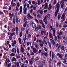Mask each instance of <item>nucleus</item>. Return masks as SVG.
<instances>
[{"mask_svg":"<svg viewBox=\"0 0 67 67\" xmlns=\"http://www.w3.org/2000/svg\"><path fill=\"white\" fill-rule=\"evenodd\" d=\"M12 36L11 35L9 36V38L10 40H12Z\"/></svg>","mask_w":67,"mask_h":67,"instance_id":"nucleus-48","label":"nucleus"},{"mask_svg":"<svg viewBox=\"0 0 67 67\" xmlns=\"http://www.w3.org/2000/svg\"><path fill=\"white\" fill-rule=\"evenodd\" d=\"M16 34H18V27L17 26L16 28Z\"/></svg>","mask_w":67,"mask_h":67,"instance_id":"nucleus-28","label":"nucleus"},{"mask_svg":"<svg viewBox=\"0 0 67 67\" xmlns=\"http://www.w3.org/2000/svg\"><path fill=\"white\" fill-rule=\"evenodd\" d=\"M16 65L17 66V67H19V62H17L16 63Z\"/></svg>","mask_w":67,"mask_h":67,"instance_id":"nucleus-44","label":"nucleus"},{"mask_svg":"<svg viewBox=\"0 0 67 67\" xmlns=\"http://www.w3.org/2000/svg\"><path fill=\"white\" fill-rule=\"evenodd\" d=\"M32 37V35L30 34H29L28 35V38H31Z\"/></svg>","mask_w":67,"mask_h":67,"instance_id":"nucleus-29","label":"nucleus"},{"mask_svg":"<svg viewBox=\"0 0 67 67\" xmlns=\"http://www.w3.org/2000/svg\"><path fill=\"white\" fill-rule=\"evenodd\" d=\"M50 28H51V30H53V36H55V28H54L53 29V27H52V26H50Z\"/></svg>","mask_w":67,"mask_h":67,"instance_id":"nucleus-6","label":"nucleus"},{"mask_svg":"<svg viewBox=\"0 0 67 67\" xmlns=\"http://www.w3.org/2000/svg\"><path fill=\"white\" fill-rule=\"evenodd\" d=\"M31 42H27V45L28 46H29L30 45V46H31Z\"/></svg>","mask_w":67,"mask_h":67,"instance_id":"nucleus-23","label":"nucleus"},{"mask_svg":"<svg viewBox=\"0 0 67 67\" xmlns=\"http://www.w3.org/2000/svg\"><path fill=\"white\" fill-rule=\"evenodd\" d=\"M12 64L13 65L12 66V67H16V63L13 62Z\"/></svg>","mask_w":67,"mask_h":67,"instance_id":"nucleus-21","label":"nucleus"},{"mask_svg":"<svg viewBox=\"0 0 67 67\" xmlns=\"http://www.w3.org/2000/svg\"><path fill=\"white\" fill-rule=\"evenodd\" d=\"M35 21H36V22L37 23H39V22H38V21L37 20V19H35Z\"/></svg>","mask_w":67,"mask_h":67,"instance_id":"nucleus-47","label":"nucleus"},{"mask_svg":"<svg viewBox=\"0 0 67 67\" xmlns=\"http://www.w3.org/2000/svg\"><path fill=\"white\" fill-rule=\"evenodd\" d=\"M51 40V43H53V45H54L55 44V41L54 40H53L52 39H50Z\"/></svg>","mask_w":67,"mask_h":67,"instance_id":"nucleus-19","label":"nucleus"},{"mask_svg":"<svg viewBox=\"0 0 67 67\" xmlns=\"http://www.w3.org/2000/svg\"><path fill=\"white\" fill-rule=\"evenodd\" d=\"M22 6H21L20 7V14H22Z\"/></svg>","mask_w":67,"mask_h":67,"instance_id":"nucleus-20","label":"nucleus"},{"mask_svg":"<svg viewBox=\"0 0 67 67\" xmlns=\"http://www.w3.org/2000/svg\"><path fill=\"white\" fill-rule=\"evenodd\" d=\"M63 42L65 44H67V40H66V42H65V41H64Z\"/></svg>","mask_w":67,"mask_h":67,"instance_id":"nucleus-62","label":"nucleus"},{"mask_svg":"<svg viewBox=\"0 0 67 67\" xmlns=\"http://www.w3.org/2000/svg\"><path fill=\"white\" fill-rule=\"evenodd\" d=\"M39 23H40V24H42V26L43 27V28H44V29H45V26L43 22V21H42V20H39Z\"/></svg>","mask_w":67,"mask_h":67,"instance_id":"nucleus-8","label":"nucleus"},{"mask_svg":"<svg viewBox=\"0 0 67 67\" xmlns=\"http://www.w3.org/2000/svg\"><path fill=\"white\" fill-rule=\"evenodd\" d=\"M29 62L30 63V65H33V62L32 60H30L29 61Z\"/></svg>","mask_w":67,"mask_h":67,"instance_id":"nucleus-30","label":"nucleus"},{"mask_svg":"<svg viewBox=\"0 0 67 67\" xmlns=\"http://www.w3.org/2000/svg\"><path fill=\"white\" fill-rule=\"evenodd\" d=\"M36 12H35L33 13V14L35 16H36Z\"/></svg>","mask_w":67,"mask_h":67,"instance_id":"nucleus-57","label":"nucleus"},{"mask_svg":"<svg viewBox=\"0 0 67 67\" xmlns=\"http://www.w3.org/2000/svg\"><path fill=\"white\" fill-rule=\"evenodd\" d=\"M63 34V32L62 31H60L59 32V34L60 35H61Z\"/></svg>","mask_w":67,"mask_h":67,"instance_id":"nucleus-32","label":"nucleus"},{"mask_svg":"<svg viewBox=\"0 0 67 67\" xmlns=\"http://www.w3.org/2000/svg\"><path fill=\"white\" fill-rule=\"evenodd\" d=\"M64 1H67V0H62L60 2V4L62 3V2H63V3H64Z\"/></svg>","mask_w":67,"mask_h":67,"instance_id":"nucleus-39","label":"nucleus"},{"mask_svg":"<svg viewBox=\"0 0 67 67\" xmlns=\"http://www.w3.org/2000/svg\"><path fill=\"white\" fill-rule=\"evenodd\" d=\"M57 55L58 56H59V58H61V59H62L63 57V55L61 54H59V53H58Z\"/></svg>","mask_w":67,"mask_h":67,"instance_id":"nucleus-11","label":"nucleus"},{"mask_svg":"<svg viewBox=\"0 0 67 67\" xmlns=\"http://www.w3.org/2000/svg\"><path fill=\"white\" fill-rule=\"evenodd\" d=\"M12 60L13 62H14V61H15L16 60V59L15 58L13 57V58H12Z\"/></svg>","mask_w":67,"mask_h":67,"instance_id":"nucleus-25","label":"nucleus"},{"mask_svg":"<svg viewBox=\"0 0 67 67\" xmlns=\"http://www.w3.org/2000/svg\"><path fill=\"white\" fill-rule=\"evenodd\" d=\"M42 63H43V64H42V65H41V66H43V65H45V60H44L42 62Z\"/></svg>","mask_w":67,"mask_h":67,"instance_id":"nucleus-41","label":"nucleus"},{"mask_svg":"<svg viewBox=\"0 0 67 67\" xmlns=\"http://www.w3.org/2000/svg\"><path fill=\"white\" fill-rule=\"evenodd\" d=\"M21 52H22V53L24 54V48L22 47V46H21Z\"/></svg>","mask_w":67,"mask_h":67,"instance_id":"nucleus-22","label":"nucleus"},{"mask_svg":"<svg viewBox=\"0 0 67 67\" xmlns=\"http://www.w3.org/2000/svg\"><path fill=\"white\" fill-rule=\"evenodd\" d=\"M15 30H16V29H15V28H13L12 29V32H14V31H15Z\"/></svg>","mask_w":67,"mask_h":67,"instance_id":"nucleus-55","label":"nucleus"},{"mask_svg":"<svg viewBox=\"0 0 67 67\" xmlns=\"http://www.w3.org/2000/svg\"><path fill=\"white\" fill-rule=\"evenodd\" d=\"M18 40L19 41V44H22V42H21V39L20 38H18Z\"/></svg>","mask_w":67,"mask_h":67,"instance_id":"nucleus-24","label":"nucleus"},{"mask_svg":"<svg viewBox=\"0 0 67 67\" xmlns=\"http://www.w3.org/2000/svg\"><path fill=\"white\" fill-rule=\"evenodd\" d=\"M50 67H51V64H52V59H51L50 60V61L49 62Z\"/></svg>","mask_w":67,"mask_h":67,"instance_id":"nucleus-36","label":"nucleus"},{"mask_svg":"<svg viewBox=\"0 0 67 67\" xmlns=\"http://www.w3.org/2000/svg\"><path fill=\"white\" fill-rule=\"evenodd\" d=\"M5 63H6V64L7 65H8V63L10 62V60L8 58L6 57L5 58Z\"/></svg>","mask_w":67,"mask_h":67,"instance_id":"nucleus-7","label":"nucleus"},{"mask_svg":"<svg viewBox=\"0 0 67 67\" xmlns=\"http://www.w3.org/2000/svg\"><path fill=\"white\" fill-rule=\"evenodd\" d=\"M40 59V57H36V58H35V60H39Z\"/></svg>","mask_w":67,"mask_h":67,"instance_id":"nucleus-26","label":"nucleus"},{"mask_svg":"<svg viewBox=\"0 0 67 67\" xmlns=\"http://www.w3.org/2000/svg\"><path fill=\"white\" fill-rule=\"evenodd\" d=\"M15 54L14 53H12L10 54L11 56H14Z\"/></svg>","mask_w":67,"mask_h":67,"instance_id":"nucleus-51","label":"nucleus"},{"mask_svg":"<svg viewBox=\"0 0 67 67\" xmlns=\"http://www.w3.org/2000/svg\"><path fill=\"white\" fill-rule=\"evenodd\" d=\"M33 40H34V41H36V37L35 36V35L34 36V37L33 38Z\"/></svg>","mask_w":67,"mask_h":67,"instance_id":"nucleus-33","label":"nucleus"},{"mask_svg":"<svg viewBox=\"0 0 67 67\" xmlns=\"http://www.w3.org/2000/svg\"><path fill=\"white\" fill-rule=\"evenodd\" d=\"M50 16H51L50 14H48L47 15L46 17H44V18L43 19V21L46 24H47V18H49Z\"/></svg>","mask_w":67,"mask_h":67,"instance_id":"nucleus-2","label":"nucleus"},{"mask_svg":"<svg viewBox=\"0 0 67 67\" xmlns=\"http://www.w3.org/2000/svg\"><path fill=\"white\" fill-rule=\"evenodd\" d=\"M47 37H44V40H43V41H45L47 39Z\"/></svg>","mask_w":67,"mask_h":67,"instance_id":"nucleus-56","label":"nucleus"},{"mask_svg":"<svg viewBox=\"0 0 67 67\" xmlns=\"http://www.w3.org/2000/svg\"><path fill=\"white\" fill-rule=\"evenodd\" d=\"M43 11L42 10H40V14H42V13H43Z\"/></svg>","mask_w":67,"mask_h":67,"instance_id":"nucleus-63","label":"nucleus"},{"mask_svg":"<svg viewBox=\"0 0 67 67\" xmlns=\"http://www.w3.org/2000/svg\"><path fill=\"white\" fill-rule=\"evenodd\" d=\"M44 9H45L48 8V4L47 3H46L44 5Z\"/></svg>","mask_w":67,"mask_h":67,"instance_id":"nucleus-16","label":"nucleus"},{"mask_svg":"<svg viewBox=\"0 0 67 67\" xmlns=\"http://www.w3.org/2000/svg\"><path fill=\"white\" fill-rule=\"evenodd\" d=\"M59 7H60V5L59 4V3H58L56 5L55 8L56 9L57 8V9L56 12H55V17L57 16L58 13V12H59Z\"/></svg>","mask_w":67,"mask_h":67,"instance_id":"nucleus-1","label":"nucleus"},{"mask_svg":"<svg viewBox=\"0 0 67 67\" xmlns=\"http://www.w3.org/2000/svg\"><path fill=\"white\" fill-rule=\"evenodd\" d=\"M38 29L39 28L38 27H36L35 28V30H36V31H38Z\"/></svg>","mask_w":67,"mask_h":67,"instance_id":"nucleus-54","label":"nucleus"},{"mask_svg":"<svg viewBox=\"0 0 67 67\" xmlns=\"http://www.w3.org/2000/svg\"><path fill=\"white\" fill-rule=\"evenodd\" d=\"M33 52L34 53H36L37 52V49L36 48H33Z\"/></svg>","mask_w":67,"mask_h":67,"instance_id":"nucleus-17","label":"nucleus"},{"mask_svg":"<svg viewBox=\"0 0 67 67\" xmlns=\"http://www.w3.org/2000/svg\"><path fill=\"white\" fill-rule=\"evenodd\" d=\"M22 36V31H21L20 34V36L21 37Z\"/></svg>","mask_w":67,"mask_h":67,"instance_id":"nucleus-59","label":"nucleus"},{"mask_svg":"<svg viewBox=\"0 0 67 67\" xmlns=\"http://www.w3.org/2000/svg\"><path fill=\"white\" fill-rule=\"evenodd\" d=\"M61 49L63 51H64L65 49V47L64 46H62L61 47Z\"/></svg>","mask_w":67,"mask_h":67,"instance_id":"nucleus-40","label":"nucleus"},{"mask_svg":"<svg viewBox=\"0 0 67 67\" xmlns=\"http://www.w3.org/2000/svg\"><path fill=\"white\" fill-rule=\"evenodd\" d=\"M29 24L33 28L36 26V25L34 24V23L32 22H30Z\"/></svg>","mask_w":67,"mask_h":67,"instance_id":"nucleus-4","label":"nucleus"},{"mask_svg":"<svg viewBox=\"0 0 67 67\" xmlns=\"http://www.w3.org/2000/svg\"><path fill=\"white\" fill-rule=\"evenodd\" d=\"M26 4H25L24 5V14H26V12L27 11V8L26 7Z\"/></svg>","mask_w":67,"mask_h":67,"instance_id":"nucleus-5","label":"nucleus"},{"mask_svg":"<svg viewBox=\"0 0 67 67\" xmlns=\"http://www.w3.org/2000/svg\"><path fill=\"white\" fill-rule=\"evenodd\" d=\"M27 18L28 19H33V17L31 16V15L30 13H29L27 15Z\"/></svg>","mask_w":67,"mask_h":67,"instance_id":"nucleus-9","label":"nucleus"},{"mask_svg":"<svg viewBox=\"0 0 67 67\" xmlns=\"http://www.w3.org/2000/svg\"><path fill=\"white\" fill-rule=\"evenodd\" d=\"M39 42L41 43V44H44V42L43 41L41 40H39Z\"/></svg>","mask_w":67,"mask_h":67,"instance_id":"nucleus-38","label":"nucleus"},{"mask_svg":"<svg viewBox=\"0 0 67 67\" xmlns=\"http://www.w3.org/2000/svg\"><path fill=\"white\" fill-rule=\"evenodd\" d=\"M41 3H41V2L40 1V0H38V5H40Z\"/></svg>","mask_w":67,"mask_h":67,"instance_id":"nucleus-27","label":"nucleus"},{"mask_svg":"<svg viewBox=\"0 0 67 67\" xmlns=\"http://www.w3.org/2000/svg\"><path fill=\"white\" fill-rule=\"evenodd\" d=\"M44 55L45 56H46V57H47L48 56V54L46 53H44Z\"/></svg>","mask_w":67,"mask_h":67,"instance_id":"nucleus-45","label":"nucleus"},{"mask_svg":"<svg viewBox=\"0 0 67 67\" xmlns=\"http://www.w3.org/2000/svg\"><path fill=\"white\" fill-rule=\"evenodd\" d=\"M60 4H62L61 5V7L62 8L63 10H64L65 9V5H64V3H63V2H62V3Z\"/></svg>","mask_w":67,"mask_h":67,"instance_id":"nucleus-10","label":"nucleus"},{"mask_svg":"<svg viewBox=\"0 0 67 67\" xmlns=\"http://www.w3.org/2000/svg\"><path fill=\"white\" fill-rule=\"evenodd\" d=\"M16 58H20V55H19L18 56V55H16Z\"/></svg>","mask_w":67,"mask_h":67,"instance_id":"nucleus-35","label":"nucleus"},{"mask_svg":"<svg viewBox=\"0 0 67 67\" xmlns=\"http://www.w3.org/2000/svg\"><path fill=\"white\" fill-rule=\"evenodd\" d=\"M27 7L28 9H30V5H29V4H27Z\"/></svg>","mask_w":67,"mask_h":67,"instance_id":"nucleus-46","label":"nucleus"},{"mask_svg":"<svg viewBox=\"0 0 67 67\" xmlns=\"http://www.w3.org/2000/svg\"><path fill=\"white\" fill-rule=\"evenodd\" d=\"M12 53H16V48H14L12 49Z\"/></svg>","mask_w":67,"mask_h":67,"instance_id":"nucleus-14","label":"nucleus"},{"mask_svg":"<svg viewBox=\"0 0 67 67\" xmlns=\"http://www.w3.org/2000/svg\"><path fill=\"white\" fill-rule=\"evenodd\" d=\"M52 58H54V52H52Z\"/></svg>","mask_w":67,"mask_h":67,"instance_id":"nucleus-52","label":"nucleus"},{"mask_svg":"<svg viewBox=\"0 0 67 67\" xmlns=\"http://www.w3.org/2000/svg\"><path fill=\"white\" fill-rule=\"evenodd\" d=\"M17 52L19 54L20 51H19V49L18 48H17Z\"/></svg>","mask_w":67,"mask_h":67,"instance_id":"nucleus-34","label":"nucleus"},{"mask_svg":"<svg viewBox=\"0 0 67 67\" xmlns=\"http://www.w3.org/2000/svg\"><path fill=\"white\" fill-rule=\"evenodd\" d=\"M10 34L12 35H14V32L10 33Z\"/></svg>","mask_w":67,"mask_h":67,"instance_id":"nucleus-61","label":"nucleus"},{"mask_svg":"<svg viewBox=\"0 0 67 67\" xmlns=\"http://www.w3.org/2000/svg\"><path fill=\"white\" fill-rule=\"evenodd\" d=\"M27 53V56H28V57H30V54H29V52H26Z\"/></svg>","mask_w":67,"mask_h":67,"instance_id":"nucleus-53","label":"nucleus"},{"mask_svg":"<svg viewBox=\"0 0 67 67\" xmlns=\"http://www.w3.org/2000/svg\"><path fill=\"white\" fill-rule=\"evenodd\" d=\"M13 0L11 3V4L12 5V7H15V6L16 5V4L15 3H13Z\"/></svg>","mask_w":67,"mask_h":67,"instance_id":"nucleus-13","label":"nucleus"},{"mask_svg":"<svg viewBox=\"0 0 67 67\" xmlns=\"http://www.w3.org/2000/svg\"><path fill=\"white\" fill-rule=\"evenodd\" d=\"M58 65L60 66L61 65V63L60 62H59L58 63Z\"/></svg>","mask_w":67,"mask_h":67,"instance_id":"nucleus-49","label":"nucleus"},{"mask_svg":"<svg viewBox=\"0 0 67 67\" xmlns=\"http://www.w3.org/2000/svg\"><path fill=\"white\" fill-rule=\"evenodd\" d=\"M27 22L26 21L25 23V24L23 25V27H26V25L27 24Z\"/></svg>","mask_w":67,"mask_h":67,"instance_id":"nucleus-31","label":"nucleus"},{"mask_svg":"<svg viewBox=\"0 0 67 67\" xmlns=\"http://www.w3.org/2000/svg\"><path fill=\"white\" fill-rule=\"evenodd\" d=\"M44 49L46 52H47V48H46L45 47L44 48Z\"/></svg>","mask_w":67,"mask_h":67,"instance_id":"nucleus-64","label":"nucleus"},{"mask_svg":"<svg viewBox=\"0 0 67 67\" xmlns=\"http://www.w3.org/2000/svg\"><path fill=\"white\" fill-rule=\"evenodd\" d=\"M48 44L49 45V47L50 48H52V46H51V43H49V42H48Z\"/></svg>","mask_w":67,"mask_h":67,"instance_id":"nucleus-42","label":"nucleus"},{"mask_svg":"<svg viewBox=\"0 0 67 67\" xmlns=\"http://www.w3.org/2000/svg\"><path fill=\"white\" fill-rule=\"evenodd\" d=\"M56 3V0H55L53 2V4H55Z\"/></svg>","mask_w":67,"mask_h":67,"instance_id":"nucleus-43","label":"nucleus"},{"mask_svg":"<svg viewBox=\"0 0 67 67\" xmlns=\"http://www.w3.org/2000/svg\"><path fill=\"white\" fill-rule=\"evenodd\" d=\"M63 39L64 40H66L67 39V38L66 37H64Z\"/></svg>","mask_w":67,"mask_h":67,"instance_id":"nucleus-50","label":"nucleus"},{"mask_svg":"<svg viewBox=\"0 0 67 67\" xmlns=\"http://www.w3.org/2000/svg\"><path fill=\"white\" fill-rule=\"evenodd\" d=\"M61 30H63V31H65V30H66V28H63L61 29Z\"/></svg>","mask_w":67,"mask_h":67,"instance_id":"nucleus-60","label":"nucleus"},{"mask_svg":"<svg viewBox=\"0 0 67 67\" xmlns=\"http://www.w3.org/2000/svg\"><path fill=\"white\" fill-rule=\"evenodd\" d=\"M49 36H50V38H53V35H52V34L51 33V32H49Z\"/></svg>","mask_w":67,"mask_h":67,"instance_id":"nucleus-15","label":"nucleus"},{"mask_svg":"<svg viewBox=\"0 0 67 67\" xmlns=\"http://www.w3.org/2000/svg\"><path fill=\"white\" fill-rule=\"evenodd\" d=\"M49 8H48V9L49 10H50L51 9H52V5L51 4H49Z\"/></svg>","mask_w":67,"mask_h":67,"instance_id":"nucleus-18","label":"nucleus"},{"mask_svg":"<svg viewBox=\"0 0 67 67\" xmlns=\"http://www.w3.org/2000/svg\"><path fill=\"white\" fill-rule=\"evenodd\" d=\"M13 21L14 24H15V19H13Z\"/></svg>","mask_w":67,"mask_h":67,"instance_id":"nucleus-58","label":"nucleus"},{"mask_svg":"<svg viewBox=\"0 0 67 67\" xmlns=\"http://www.w3.org/2000/svg\"><path fill=\"white\" fill-rule=\"evenodd\" d=\"M65 15H66V14L65 13H63L62 15L61 19V20L62 19L63 21H65V19H66V17H65Z\"/></svg>","mask_w":67,"mask_h":67,"instance_id":"nucleus-3","label":"nucleus"},{"mask_svg":"<svg viewBox=\"0 0 67 67\" xmlns=\"http://www.w3.org/2000/svg\"><path fill=\"white\" fill-rule=\"evenodd\" d=\"M16 44V41L15 40H14L13 43H12V46H13V47H14Z\"/></svg>","mask_w":67,"mask_h":67,"instance_id":"nucleus-12","label":"nucleus"},{"mask_svg":"<svg viewBox=\"0 0 67 67\" xmlns=\"http://www.w3.org/2000/svg\"><path fill=\"white\" fill-rule=\"evenodd\" d=\"M60 17H61V15L60 14H58V20L60 19Z\"/></svg>","mask_w":67,"mask_h":67,"instance_id":"nucleus-37","label":"nucleus"}]
</instances>
